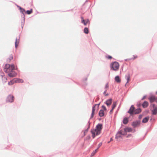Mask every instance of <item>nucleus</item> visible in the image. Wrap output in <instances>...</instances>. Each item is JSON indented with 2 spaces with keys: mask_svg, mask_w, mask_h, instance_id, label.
I'll use <instances>...</instances> for the list:
<instances>
[{
  "mask_svg": "<svg viewBox=\"0 0 157 157\" xmlns=\"http://www.w3.org/2000/svg\"><path fill=\"white\" fill-rule=\"evenodd\" d=\"M102 128V125L101 124H98L96 127V128L92 130V136L94 138L96 135H99L101 133V131Z\"/></svg>",
  "mask_w": 157,
  "mask_h": 157,
  "instance_id": "obj_1",
  "label": "nucleus"
},
{
  "mask_svg": "<svg viewBox=\"0 0 157 157\" xmlns=\"http://www.w3.org/2000/svg\"><path fill=\"white\" fill-rule=\"evenodd\" d=\"M14 69L15 67L14 64L10 65L8 64H6L4 68V71L7 73L10 72L12 70Z\"/></svg>",
  "mask_w": 157,
  "mask_h": 157,
  "instance_id": "obj_2",
  "label": "nucleus"
},
{
  "mask_svg": "<svg viewBox=\"0 0 157 157\" xmlns=\"http://www.w3.org/2000/svg\"><path fill=\"white\" fill-rule=\"evenodd\" d=\"M110 67L111 69L114 71H117L119 70V63L116 62L111 63L110 65Z\"/></svg>",
  "mask_w": 157,
  "mask_h": 157,
  "instance_id": "obj_3",
  "label": "nucleus"
},
{
  "mask_svg": "<svg viewBox=\"0 0 157 157\" xmlns=\"http://www.w3.org/2000/svg\"><path fill=\"white\" fill-rule=\"evenodd\" d=\"M151 111L153 115H156L157 114V107L154 104L151 105Z\"/></svg>",
  "mask_w": 157,
  "mask_h": 157,
  "instance_id": "obj_4",
  "label": "nucleus"
},
{
  "mask_svg": "<svg viewBox=\"0 0 157 157\" xmlns=\"http://www.w3.org/2000/svg\"><path fill=\"white\" fill-rule=\"evenodd\" d=\"M8 73V76L11 77H14L17 75L16 73L13 70H12L10 72Z\"/></svg>",
  "mask_w": 157,
  "mask_h": 157,
  "instance_id": "obj_5",
  "label": "nucleus"
},
{
  "mask_svg": "<svg viewBox=\"0 0 157 157\" xmlns=\"http://www.w3.org/2000/svg\"><path fill=\"white\" fill-rule=\"evenodd\" d=\"M135 111V108L133 105H132L130 108L128 112V113H130L131 115L132 114L134 113V111Z\"/></svg>",
  "mask_w": 157,
  "mask_h": 157,
  "instance_id": "obj_6",
  "label": "nucleus"
},
{
  "mask_svg": "<svg viewBox=\"0 0 157 157\" xmlns=\"http://www.w3.org/2000/svg\"><path fill=\"white\" fill-rule=\"evenodd\" d=\"M116 139H117L118 141H120L122 139L121 134L118 132L116 135Z\"/></svg>",
  "mask_w": 157,
  "mask_h": 157,
  "instance_id": "obj_7",
  "label": "nucleus"
},
{
  "mask_svg": "<svg viewBox=\"0 0 157 157\" xmlns=\"http://www.w3.org/2000/svg\"><path fill=\"white\" fill-rule=\"evenodd\" d=\"M99 104H95V105L93 107L92 113L91 114V117L92 118L93 117L94 115V112L95 111V108L96 106L98 107Z\"/></svg>",
  "mask_w": 157,
  "mask_h": 157,
  "instance_id": "obj_8",
  "label": "nucleus"
},
{
  "mask_svg": "<svg viewBox=\"0 0 157 157\" xmlns=\"http://www.w3.org/2000/svg\"><path fill=\"white\" fill-rule=\"evenodd\" d=\"M2 79L3 82H6L7 80V78L4 75H0V79Z\"/></svg>",
  "mask_w": 157,
  "mask_h": 157,
  "instance_id": "obj_9",
  "label": "nucleus"
},
{
  "mask_svg": "<svg viewBox=\"0 0 157 157\" xmlns=\"http://www.w3.org/2000/svg\"><path fill=\"white\" fill-rule=\"evenodd\" d=\"M140 123V122L138 121H135L133 122L132 124V125L134 127L137 126H138Z\"/></svg>",
  "mask_w": 157,
  "mask_h": 157,
  "instance_id": "obj_10",
  "label": "nucleus"
},
{
  "mask_svg": "<svg viewBox=\"0 0 157 157\" xmlns=\"http://www.w3.org/2000/svg\"><path fill=\"white\" fill-rule=\"evenodd\" d=\"M128 129H125L124 130H121L118 132L120 133L122 135H125L126 134V132Z\"/></svg>",
  "mask_w": 157,
  "mask_h": 157,
  "instance_id": "obj_11",
  "label": "nucleus"
},
{
  "mask_svg": "<svg viewBox=\"0 0 157 157\" xmlns=\"http://www.w3.org/2000/svg\"><path fill=\"white\" fill-rule=\"evenodd\" d=\"M81 19L82 21V23H83L85 25H86L89 21L88 19L86 20H84L82 17H81Z\"/></svg>",
  "mask_w": 157,
  "mask_h": 157,
  "instance_id": "obj_12",
  "label": "nucleus"
},
{
  "mask_svg": "<svg viewBox=\"0 0 157 157\" xmlns=\"http://www.w3.org/2000/svg\"><path fill=\"white\" fill-rule=\"evenodd\" d=\"M19 37H17L15 41V46L16 48H17L18 45V44L19 42Z\"/></svg>",
  "mask_w": 157,
  "mask_h": 157,
  "instance_id": "obj_13",
  "label": "nucleus"
},
{
  "mask_svg": "<svg viewBox=\"0 0 157 157\" xmlns=\"http://www.w3.org/2000/svg\"><path fill=\"white\" fill-rule=\"evenodd\" d=\"M115 80L116 82L118 83H120L121 82V80L119 77L118 76L115 77Z\"/></svg>",
  "mask_w": 157,
  "mask_h": 157,
  "instance_id": "obj_14",
  "label": "nucleus"
},
{
  "mask_svg": "<svg viewBox=\"0 0 157 157\" xmlns=\"http://www.w3.org/2000/svg\"><path fill=\"white\" fill-rule=\"evenodd\" d=\"M109 85L108 83H107L105 84V91L103 93L104 95H108V94H106V91L109 88Z\"/></svg>",
  "mask_w": 157,
  "mask_h": 157,
  "instance_id": "obj_15",
  "label": "nucleus"
},
{
  "mask_svg": "<svg viewBox=\"0 0 157 157\" xmlns=\"http://www.w3.org/2000/svg\"><path fill=\"white\" fill-rule=\"evenodd\" d=\"M14 82L16 83H22L23 82V80L21 79L17 78L14 79Z\"/></svg>",
  "mask_w": 157,
  "mask_h": 157,
  "instance_id": "obj_16",
  "label": "nucleus"
},
{
  "mask_svg": "<svg viewBox=\"0 0 157 157\" xmlns=\"http://www.w3.org/2000/svg\"><path fill=\"white\" fill-rule=\"evenodd\" d=\"M141 111V110L140 108L137 109L135 110L134 111V113L135 114H137L140 113Z\"/></svg>",
  "mask_w": 157,
  "mask_h": 157,
  "instance_id": "obj_17",
  "label": "nucleus"
},
{
  "mask_svg": "<svg viewBox=\"0 0 157 157\" xmlns=\"http://www.w3.org/2000/svg\"><path fill=\"white\" fill-rule=\"evenodd\" d=\"M112 102V100L111 99H110L109 100H107L106 102V104L107 106H109L111 105Z\"/></svg>",
  "mask_w": 157,
  "mask_h": 157,
  "instance_id": "obj_18",
  "label": "nucleus"
},
{
  "mask_svg": "<svg viewBox=\"0 0 157 157\" xmlns=\"http://www.w3.org/2000/svg\"><path fill=\"white\" fill-rule=\"evenodd\" d=\"M99 115L100 117L103 116L104 115V112L103 110H101L99 112Z\"/></svg>",
  "mask_w": 157,
  "mask_h": 157,
  "instance_id": "obj_19",
  "label": "nucleus"
},
{
  "mask_svg": "<svg viewBox=\"0 0 157 157\" xmlns=\"http://www.w3.org/2000/svg\"><path fill=\"white\" fill-rule=\"evenodd\" d=\"M149 119V117H147L144 118L142 121V122L144 123H146L148 121Z\"/></svg>",
  "mask_w": 157,
  "mask_h": 157,
  "instance_id": "obj_20",
  "label": "nucleus"
},
{
  "mask_svg": "<svg viewBox=\"0 0 157 157\" xmlns=\"http://www.w3.org/2000/svg\"><path fill=\"white\" fill-rule=\"evenodd\" d=\"M148 105V103L146 101L144 102L142 104V106L144 108L147 107Z\"/></svg>",
  "mask_w": 157,
  "mask_h": 157,
  "instance_id": "obj_21",
  "label": "nucleus"
},
{
  "mask_svg": "<svg viewBox=\"0 0 157 157\" xmlns=\"http://www.w3.org/2000/svg\"><path fill=\"white\" fill-rule=\"evenodd\" d=\"M126 79L127 80V83H128L130 81V77L129 75H126L125 77Z\"/></svg>",
  "mask_w": 157,
  "mask_h": 157,
  "instance_id": "obj_22",
  "label": "nucleus"
},
{
  "mask_svg": "<svg viewBox=\"0 0 157 157\" xmlns=\"http://www.w3.org/2000/svg\"><path fill=\"white\" fill-rule=\"evenodd\" d=\"M128 122V119L126 117L124 118L123 120V123L124 124H127Z\"/></svg>",
  "mask_w": 157,
  "mask_h": 157,
  "instance_id": "obj_23",
  "label": "nucleus"
},
{
  "mask_svg": "<svg viewBox=\"0 0 157 157\" xmlns=\"http://www.w3.org/2000/svg\"><path fill=\"white\" fill-rule=\"evenodd\" d=\"M98 148H97V149H96L94 151L91 153L90 156L91 157L93 156L95 154V153L98 151Z\"/></svg>",
  "mask_w": 157,
  "mask_h": 157,
  "instance_id": "obj_24",
  "label": "nucleus"
},
{
  "mask_svg": "<svg viewBox=\"0 0 157 157\" xmlns=\"http://www.w3.org/2000/svg\"><path fill=\"white\" fill-rule=\"evenodd\" d=\"M84 32L86 34H88L89 33V31L88 28L85 27L84 29Z\"/></svg>",
  "mask_w": 157,
  "mask_h": 157,
  "instance_id": "obj_25",
  "label": "nucleus"
},
{
  "mask_svg": "<svg viewBox=\"0 0 157 157\" xmlns=\"http://www.w3.org/2000/svg\"><path fill=\"white\" fill-rule=\"evenodd\" d=\"M15 82H14V79L13 80L11 81L8 82V84L10 85H11L14 84Z\"/></svg>",
  "mask_w": 157,
  "mask_h": 157,
  "instance_id": "obj_26",
  "label": "nucleus"
},
{
  "mask_svg": "<svg viewBox=\"0 0 157 157\" xmlns=\"http://www.w3.org/2000/svg\"><path fill=\"white\" fill-rule=\"evenodd\" d=\"M19 9L20 10L21 12L22 13L24 14V13L25 12V10L24 9L21 8V7H19Z\"/></svg>",
  "mask_w": 157,
  "mask_h": 157,
  "instance_id": "obj_27",
  "label": "nucleus"
},
{
  "mask_svg": "<svg viewBox=\"0 0 157 157\" xmlns=\"http://www.w3.org/2000/svg\"><path fill=\"white\" fill-rule=\"evenodd\" d=\"M117 105L116 102H113V104L112 105V110H113V109L115 108Z\"/></svg>",
  "mask_w": 157,
  "mask_h": 157,
  "instance_id": "obj_28",
  "label": "nucleus"
},
{
  "mask_svg": "<svg viewBox=\"0 0 157 157\" xmlns=\"http://www.w3.org/2000/svg\"><path fill=\"white\" fill-rule=\"evenodd\" d=\"M32 12H33V10H32V9H31L30 10H27L26 11V13L27 14H30L31 13H32Z\"/></svg>",
  "mask_w": 157,
  "mask_h": 157,
  "instance_id": "obj_29",
  "label": "nucleus"
},
{
  "mask_svg": "<svg viewBox=\"0 0 157 157\" xmlns=\"http://www.w3.org/2000/svg\"><path fill=\"white\" fill-rule=\"evenodd\" d=\"M106 57L109 59H111L112 58V56H106Z\"/></svg>",
  "mask_w": 157,
  "mask_h": 157,
  "instance_id": "obj_30",
  "label": "nucleus"
},
{
  "mask_svg": "<svg viewBox=\"0 0 157 157\" xmlns=\"http://www.w3.org/2000/svg\"><path fill=\"white\" fill-rule=\"evenodd\" d=\"M10 100H7V101L9 102H12L13 101V99H9Z\"/></svg>",
  "mask_w": 157,
  "mask_h": 157,
  "instance_id": "obj_31",
  "label": "nucleus"
},
{
  "mask_svg": "<svg viewBox=\"0 0 157 157\" xmlns=\"http://www.w3.org/2000/svg\"><path fill=\"white\" fill-rule=\"evenodd\" d=\"M102 107L105 111H106V109L105 106L102 105Z\"/></svg>",
  "mask_w": 157,
  "mask_h": 157,
  "instance_id": "obj_32",
  "label": "nucleus"
},
{
  "mask_svg": "<svg viewBox=\"0 0 157 157\" xmlns=\"http://www.w3.org/2000/svg\"><path fill=\"white\" fill-rule=\"evenodd\" d=\"M9 59L10 60H12L13 59V56L12 55H10L9 56Z\"/></svg>",
  "mask_w": 157,
  "mask_h": 157,
  "instance_id": "obj_33",
  "label": "nucleus"
},
{
  "mask_svg": "<svg viewBox=\"0 0 157 157\" xmlns=\"http://www.w3.org/2000/svg\"><path fill=\"white\" fill-rule=\"evenodd\" d=\"M102 144V143H99L98 144V149L101 146Z\"/></svg>",
  "mask_w": 157,
  "mask_h": 157,
  "instance_id": "obj_34",
  "label": "nucleus"
},
{
  "mask_svg": "<svg viewBox=\"0 0 157 157\" xmlns=\"http://www.w3.org/2000/svg\"><path fill=\"white\" fill-rule=\"evenodd\" d=\"M153 99V98H152V99H150V101L151 102H153V101H155V99Z\"/></svg>",
  "mask_w": 157,
  "mask_h": 157,
  "instance_id": "obj_35",
  "label": "nucleus"
},
{
  "mask_svg": "<svg viewBox=\"0 0 157 157\" xmlns=\"http://www.w3.org/2000/svg\"><path fill=\"white\" fill-rule=\"evenodd\" d=\"M9 97L10 98H14L13 96L12 95H10Z\"/></svg>",
  "mask_w": 157,
  "mask_h": 157,
  "instance_id": "obj_36",
  "label": "nucleus"
},
{
  "mask_svg": "<svg viewBox=\"0 0 157 157\" xmlns=\"http://www.w3.org/2000/svg\"><path fill=\"white\" fill-rule=\"evenodd\" d=\"M113 110H112V109L110 111V113H112Z\"/></svg>",
  "mask_w": 157,
  "mask_h": 157,
  "instance_id": "obj_37",
  "label": "nucleus"
},
{
  "mask_svg": "<svg viewBox=\"0 0 157 157\" xmlns=\"http://www.w3.org/2000/svg\"><path fill=\"white\" fill-rule=\"evenodd\" d=\"M146 97V96H144L143 98H145Z\"/></svg>",
  "mask_w": 157,
  "mask_h": 157,
  "instance_id": "obj_38",
  "label": "nucleus"
},
{
  "mask_svg": "<svg viewBox=\"0 0 157 157\" xmlns=\"http://www.w3.org/2000/svg\"><path fill=\"white\" fill-rule=\"evenodd\" d=\"M112 140H113L112 138H111V139H110V141H112Z\"/></svg>",
  "mask_w": 157,
  "mask_h": 157,
  "instance_id": "obj_39",
  "label": "nucleus"
},
{
  "mask_svg": "<svg viewBox=\"0 0 157 157\" xmlns=\"http://www.w3.org/2000/svg\"><path fill=\"white\" fill-rule=\"evenodd\" d=\"M156 94H157V91L156 92Z\"/></svg>",
  "mask_w": 157,
  "mask_h": 157,
  "instance_id": "obj_40",
  "label": "nucleus"
}]
</instances>
